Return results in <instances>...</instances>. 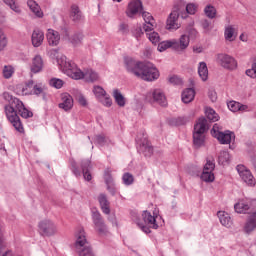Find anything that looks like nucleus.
Returning <instances> with one entry per match:
<instances>
[{"mask_svg": "<svg viewBox=\"0 0 256 256\" xmlns=\"http://www.w3.org/2000/svg\"><path fill=\"white\" fill-rule=\"evenodd\" d=\"M234 209L236 213H247L249 209H251V202L247 200H240L238 203L234 205Z\"/></svg>", "mask_w": 256, "mask_h": 256, "instance_id": "nucleus-28", "label": "nucleus"}, {"mask_svg": "<svg viewBox=\"0 0 256 256\" xmlns=\"http://www.w3.org/2000/svg\"><path fill=\"white\" fill-rule=\"evenodd\" d=\"M81 168L82 175L85 181H91V179H93V176H91V172H89V169H91V160H83L81 162Z\"/></svg>", "mask_w": 256, "mask_h": 256, "instance_id": "nucleus-26", "label": "nucleus"}, {"mask_svg": "<svg viewBox=\"0 0 256 256\" xmlns=\"http://www.w3.org/2000/svg\"><path fill=\"white\" fill-rule=\"evenodd\" d=\"M198 74L202 81H207L209 79V69L207 68V63L200 62L198 66Z\"/></svg>", "mask_w": 256, "mask_h": 256, "instance_id": "nucleus-31", "label": "nucleus"}, {"mask_svg": "<svg viewBox=\"0 0 256 256\" xmlns=\"http://www.w3.org/2000/svg\"><path fill=\"white\" fill-rule=\"evenodd\" d=\"M207 131V120L205 117L198 119L197 123L194 125L193 133V143L194 146L199 149L205 144V132Z\"/></svg>", "mask_w": 256, "mask_h": 256, "instance_id": "nucleus-6", "label": "nucleus"}, {"mask_svg": "<svg viewBox=\"0 0 256 256\" xmlns=\"http://www.w3.org/2000/svg\"><path fill=\"white\" fill-rule=\"evenodd\" d=\"M77 101H78L79 105H81L82 107H87V99L85 98V96L79 95L77 97Z\"/></svg>", "mask_w": 256, "mask_h": 256, "instance_id": "nucleus-58", "label": "nucleus"}, {"mask_svg": "<svg viewBox=\"0 0 256 256\" xmlns=\"http://www.w3.org/2000/svg\"><path fill=\"white\" fill-rule=\"evenodd\" d=\"M143 11V2L141 0H132L127 7L126 15L127 17H135L137 13Z\"/></svg>", "mask_w": 256, "mask_h": 256, "instance_id": "nucleus-15", "label": "nucleus"}, {"mask_svg": "<svg viewBox=\"0 0 256 256\" xmlns=\"http://www.w3.org/2000/svg\"><path fill=\"white\" fill-rule=\"evenodd\" d=\"M70 17L74 23H79L83 19V13L77 4L71 6Z\"/></svg>", "mask_w": 256, "mask_h": 256, "instance_id": "nucleus-29", "label": "nucleus"}, {"mask_svg": "<svg viewBox=\"0 0 256 256\" xmlns=\"http://www.w3.org/2000/svg\"><path fill=\"white\" fill-rule=\"evenodd\" d=\"M186 12L188 15H195L197 13V5L193 3L187 4Z\"/></svg>", "mask_w": 256, "mask_h": 256, "instance_id": "nucleus-50", "label": "nucleus"}, {"mask_svg": "<svg viewBox=\"0 0 256 256\" xmlns=\"http://www.w3.org/2000/svg\"><path fill=\"white\" fill-rule=\"evenodd\" d=\"M256 229V211L251 213L244 225V231L245 233H253V230Z\"/></svg>", "mask_w": 256, "mask_h": 256, "instance_id": "nucleus-23", "label": "nucleus"}, {"mask_svg": "<svg viewBox=\"0 0 256 256\" xmlns=\"http://www.w3.org/2000/svg\"><path fill=\"white\" fill-rule=\"evenodd\" d=\"M197 35H199V33L197 32V30L195 29H190L189 30V41H191V39H196L197 38Z\"/></svg>", "mask_w": 256, "mask_h": 256, "instance_id": "nucleus-60", "label": "nucleus"}, {"mask_svg": "<svg viewBox=\"0 0 256 256\" xmlns=\"http://www.w3.org/2000/svg\"><path fill=\"white\" fill-rule=\"evenodd\" d=\"M179 11H181V9L179 8V6H176L170 13L166 21V29H168V31H177V29L181 27L179 23H177L179 19Z\"/></svg>", "mask_w": 256, "mask_h": 256, "instance_id": "nucleus-14", "label": "nucleus"}, {"mask_svg": "<svg viewBox=\"0 0 256 256\" xmlns=\"http://www.w3.org/2000/svg\"><path fill=\"white\" fill-rule=\"evenodd\" d=\"M240 41H245V39H243V34L240 35Z\"/></svg>", "mask_w": 256, "mask_h": 256, "instance_id": "nucleus-64", "label": "nucleus"}, {"mask_svg": "<svg viewBox=\"0 0 256 256\" xmlns=\"http://www.w3.org/2000/svg\"><path fill=\"white\" fill-rule=\"evenodd\" d=\"M31 41L33 47H41V45H43V41H45V34L43 31L36 29L32 33Z\"/></svg>", "mask_w": 256, "mask_h": 256, "instance_id": "nucleus-22", "label": "nucleus"}, {"mask_svg": "<svg viewBox=\"0 0 256 256\" xmlns=\"http://www.w3.org/2000/svg\"><path fill=\"white\" fill-rule=\"evenodd\" d=\"M228 109L232 111V113H237V111H241L242 113L244 111H249V106L243 105L237 101H230L228 102Z\"/></svg>", "mask_w": 256, "mask_h": 256, "instance_id": "nucleus-27", "label": "nucleus"}, {"mask_svg": "<svg viewBox=\"0 0 256 256\" xmlns=\"http://www.w3.org/2000/svg\"><path fill=\"white\" fill-rule=\"evenodd\" d=\"M59 108L63 111H71L73 109V97L69 93H63L61 95V103Z\"/></svg>", "mask_w": 256, "mask_h": 256, "instance_id": "nucleus-19", "label": "nucleus"}, {"mask_svg": "<svg viewBox=\"0 0 256 256\" xmlns=\"http://www.w3.org/2000/svg\"><path fill=\"white\" fill-rule=\"evenodd\" d=\"M30 69L31 73H41L43 71V58L40 55H36L32 59Z\"/></svg>", "mask_w": 256, "mask_h": 256, "instance_id": "nucleus-25", "label": "nucleus"}, {"mask_svg": "<svg viewBox=\"0 0 256 256\" xmlns=\"http://www.w3.org/2000/svg\"><path fill=\"white\" fill-rule=\"evenodd\" d=\"M3 1L6 5H9L12 11H15V13H21V9L17 5V0H3Z\"/></svg>", "mask_w": 256, "mask_h": 256, "instance_id": "nucleus-44", "label": "nucleus"}, {"mask_svg": "<svg viewBox=\"0 0 256 256\" xmlns=\"http://www.w3.org/2000/svg\"><path fill=\"white\" fill-rule=\"evenodd\" d=\"M201 26L204 29V31L209 32L211 31V22L207 19H204L201 21Z\"/></svg>", "mask_w": 256, "mask_h": 256, "instance_id": "nucleus-56", "label": "nucleus"}, {"mask_svg": "<svg viewBox=\"0 0 256 256\" xmlns=\"http://www.w3.org/2000/svg\"><path fill=\"white\" fill-rule=\"evenodd\" d=\"M101 102L105 107H111V105H113V100L107 95L104 96V99Z\"/></svg>", "mask_w": 256, "mask_h": 256, "instance_id": "nucleus-57", "label": "nucleus"}, {"mask_svg": "<svg viewBox=\"0 0 256 256\" xmlns=\"http://www.w3.org/2000/svg\"><path fill=\"white\" fill-rule=\"evenodd\" d=\"M75 248L79 256H95L91 245H89V242H87L85 229L83 228H78L76 232Z\"/></svg>", "mask_w": 256, "mask_h": 256, "instance_id": "nucleus-5", "label": "nucleus"}, {"mask_svg": "<svg viewBox=\"0 0 256 256\" xmlns=\"http://www.w3.org/2000/svg\"><path fill=\"white\" fill-rule=\"evenodd\" d=\"M70 167L75 177H81V170H79V166H77L75 160H70Z\"/></svg>", "mask_w": 256, "mask_h": 256, "instance_id": "nucleus-46", "label": "nucleus"}, {"mask_svg": "<svg viewBox=\"0 0 256 256\" xmlns=\"http://www.w3.org/2000/svg\"><path fill=\"white\" fill-rule=\"evenodd\" d=\"M46 39L48 41V45H50L51 47H57V45H59V42L61 41V35H59V32L53 29H48Z\"/></svg>", "mask_w": 256, "mask_h": 256, "instance_id": "nucleus-20", "label": "nucleus"}, {"mask_svg": "<svg viewBox=\"0 0 256 256\" xmlns=\"http://www.w3.org/2000/svg\"><path fill=\"white\" fill-rule=\"evenodd\" d=\"M93 93L98 99H101L102 97H105L107 95V92L101 86H94Z\"/></svg>", "mask_w": 256, "mask_h": 256, "instance_id": "nucleus-43", "label": "nucleus"}, {"mask_svg": "<svg viewBox=\"0 0 256 256\" xmlns=\"http://www.w3.org/2000/svg\"><path fill=\"white\" fill-rule=\"evenodd\" d=\"M143 29L141 27H137L134 30H132V35L139 41L141 37H143Z\"/></svg>", "mask_w": 256, "mask_h": 256, "instance_id": "nucleus-53", "label": "nucleus"}, {"mask_svg": "<svg viewBox=\"0 0 256 256\" xmlns=\"http://www.w3.org/2000/svg\"><path fill=\"white\" fill-rule=\"evenodd\" d=\"M92 223L94 225V230L98 235H107V233H109L107 224H105V219H103L100 211L96 210L92 212Z\"/></svg>", "mask_w": 256, "mask_h": 256, "instance_id": "nucleus-9", "label": "nucleus"}, {"mask_svg": "<svg viewBox=\"0 0 256 256\" xmlns=\"http://www.w3.org/2000/svg\"><path fill=\"white\" fill-rule=\"evenodd\" d=\"M70 43L72 45H81V41H83V32H76L69 38Z\"/></svg>", "mask_w": 256, "mask_h": 256, "instance_id": "nucleus-40", "label": "nucleus"}, {"mask_svg": "<svg viewBox=\"0 0 256 256\" xmlns=\"http://www.w3.org/2000/svg\"><path fill=\"white\" fill-rule=\"evenodd\" d=\"M33 85H35L33 80H30L25 84H18L16 86L17 95H33Z\"/></svg>", "mask_w": 256, "mask_h": 256, "instance_id": "nucleus-17", "label": "nucleus"}, {"mask_svg": "<svg viewBox=\"0 0 256 256\" xmlns=\"http://www.w3.org/2000/svg\"><path fill=\"white\" fill-rule=\"evenodd\" d=\"M104 181L106 184L109 183H115V181L113 180V176L111 175V170L106 169L104 172Z\"/></svg>", "mask_w": 256, "mask_h": 256, "instance_id": "nucleus-51", "label": "nucleus"}, {"mask_svg": "<svg viewBox=\"0 0 256 256\" xmlns=\"http://www.w3.org/2000/svg\"><path fill=\"white\" fill-rule=\"evenodd\" d=\"M3 97L5 101L8 102V104L4 106L5 115L8 121H10L11 125H13L14 129H16L18 133H23L24 128L20 117L23 119H29L33 117V112L25 107L23 101L9 94V92H4Z\"/></svg>", "mask_w": 256, "mask_h": 256, "instance_id": "nucleus-1", "label": "nucleus"}, {"mask_svg": "<svg viewBox=\"0 0 256 256\" xmlns=\"http://www.w3.org/2000/svg\"><path fill=\"white\" fill-rule=\"evenodd\" d=\"M122 180L124 185H133L135 178L133 177V174L126 172L123 174Z\"/></svg>", "mask_w": 256, "mask_h": 256, "instance_id": "nucleus-45", "label": "nucleus"}, {"mask_svg": "<svg viewBox=\"0 0 256 256\" xmlns=\"http://www.w3.org/2000/svg\"><path fill=\"white\" fill-rule=\"evenodd\" d=\"M134 223L143 231V233H146V235H149L151 233V229H159V224L157 223V216L151 215V212L149 211H143L141 218L134 216L133 217Z\"/></svg>", "mask_w": 256, "mask_h": 256, "instance_id": "nucleus-4", "label": "nucleus"}, {"mask_svg": "<svg viewBox=\"0 0 256 256\" xmlns=\"http://www.w3.org/2000/svg\"><path fill=\"white\" fill-rule=\"evenodd\" d=\"M120 33H123L125 35L126 33H129V26L125 23L120 24L119 26Z\"/></svg>", "mask_w": 256, "mask_h": 256, "instance_id": "nucleus-59", "label": "nucleus"}, {"mask_svg": "<svg viewBox=\"0 0 256 256\" xmlns=\"http://www.w3.org/2000/svg\"><path fill=\"white\" fill-rule=\"evenodd\" d=\"M213 171H215V162L207 160L201 174L202 181L205 183H213V181H215V174H213Z\"/></svg>", "mask_w": 256, "mask_h": 256, "instance_id": "nucleus-13", "label": "nucleus"}, {"mask_svg": "<svg viewBox=\"0 0 256 256\" xmlns=\"http://www.w3.org/2000/svg\"><path fill=\"white\" fill-rule=\"evenodd\" d=\"M216 60L223 69H228V71L237 69V60H235L231 55L218 54Z\"/></svg>", "mask_w": 256, "mask_h": 256, "instance_id": "nucleus-10", "label": "nucleus"}, {"mask_svg": "<svg viewBox=\"0 0 256 256\" xmlns=\"http://www.w3.org/2000/svg\"><path fill=\"white\" fill-rule=\"evenodd\" d=\"M224 37L226 41H235V27L233 25H228L225 27Z\"/></svg>", "mask_w": 256, "mask_h": 256, "instance_id": "nucleus-34", "label": "nucleus"}, {"mask_svg": "<svg viewBox=\"0 0 256 256\" xmlns=\"http://www.w3.org/2000/svg\"><path fill=\"white\" fill-rule=\"evenodd\" d=\"M3 247V231L1 230L0 226V249Z\"/></svg>", "mask_w": 256, "mask_h": 256, "instance_id": "nucleus-63", "label": "nucleus"}, {"mask_svg": "<svg viewBox=\"0 0 256 256\" xmlns=\"http://www.w3.org/2000/svg\"><path fill=\"white\" fill-rule=\"evenodd\" d=\"M169 83L172 85H183V80L179 76H172L169 78Z\"/></svg>", "mask_w": 256, "mask_h": 256, "instance_id": "nucleus-54", "label": "nucleus"}, {"mask_svg": "<svg viewBox=\"0 0 256 256\" xmlns=\"http://www.w3.org/2000/svg\"><path fill=\"white\" fill-rule=\"evenodd\" d=\"M218 218H219L221 225H223L224 227L229 228V227H231V225H233L231 216H229V214L225 211H219Z\"/></svg>", "mask_w": 256, "mask_h": 256, "instance_id": "nucleus-30", "label": "nucleus"}, {"mask_svg": "<svg viewBox=\"0 0 256 256\" xmlns=\"http://www.w3.org/2000/svg\"><path fill=\"white\" fill-rule=\"evenodd\" d=\"M237 172L239 173V176L241 177L242 181L246 183L249 187H255V177H253V174L251 173V170L247 169L245 165H238L236 167Z\"/></svg>", "mask_w": 256, "mask_h": 256, "instance_id": "nucleus-12", "label": "nucleus"}, {"mask_svg": "<svg viewBox=\"0 0 256 256\" xmlns=\"http://www.w3.org/2000/svg\"><path fill=\"white\" fill-rule=\"evenodd\" d=\"M95 143L103 146V145H105V143H107V138L105 137V135L99 134V135L95 136Z\"/></svg>", "mask_w": 256, "mask_h": 256, "instance_id": "nucleus-52", "label": "nucleus"}, {"mask_svg": "<svg viewBox=\"0 0 256 256\" xmlns=\"http://www.w3.org/2000/svg\"><path fill=\"white\" fill-rule=\"evenodd\" d=\"M45 90V87H43V84H36L32 86V93L33 95H41L43 94V91Z\"/></svg>", "mask_w": 256, "mask_h": 256, "instance_id": "nucleus-49", "label": "nucleus"}, {"mask_svg": "<svg viewBox=\"0 0 256 256\" xmlns=\"http://www.w3.org/2000/svg\"><path fill=\"white\" fill-rule=\"evenodd\" d=\"M50 85L51 87H55V89H61V87L64 85V82L59 78H52L50 80Z\"/></svg>", "mask_w": 256, "mask_h": 256, "instance_id": "nucleus-48", "label": "nucleus"}, {"mask_svg": "<svg viewBox=\"0 0 256 256\" xmlns=\"http://www.w3.org/2000/svg\"><path fill=\"white\" fill-rule=\"evenodd\" d=\"M146 35H147L149 41H151V43L153 45H157L158 43L161 42V37L159 36V33L155 32V31H153V32L148 31V32H146Z\"/></svg>", "mask_w": 256, "mask_h": 256, "instance_id": "nucleus-37", "label": "nucleus"}, {"mask_svg": "<svg viewBox=\"0 0 256 256\" xmlns=\"http://www.w3.org/2000/svg\"><path fill=\"white\" fill-rule=\"evenodd\" d=\"M7 43V36L5 35V32H3V30L0 29V51H3V49L7 47Z\"/></svg>", "mask_w": 256, "mask_h": 256, "instance_id": "nucleus-47", "label": "nucleus"}, {"mask_svg": "<svg viewBox=\"0 0 256 256\" xmlns=\"http://www.w3.org/2000/svg\"><path fill=\"white\" fill-rule=\"evenodd\" d=\"M98 201L100 203V207H101V210L104 213V215H110V213H111V207H110L111 203L107 199V196L105 194H100L98 196Z\"/></svg>", "mask_w": 256, "mask_h": 256, "instance_id": "nucleus-24", "label": "nucleus"}, {"mask_svg": "<svg viewBox=\"0 0 256 256\" xmlns=\"http://www.w3.org/2000/svg\"><path fill=\"white\" fill-rule=\"evenodd\" d=\"M205 113L209 121H212L213 123H215V121H219V114H217L212 108H206Z\"/></svg>", "mask_w": 256, "mask_h": 256, "instance_id": "nucleus-39", "label": "nucleus"}, {"mask_svg": "<svg viewBox=\"0 0 256 256\" xmlns=\"http://www.w3.org/2000/svg\"><path fill=\"white\" fill-rule=\"evenodd\" d=\"M58 65L61 67L62 71L72 79H87V81H91L92 83L99 79L97 72L92 69L83 72L81 69L77 68L75 63L67 60L65 56L58 59Z\"/></svg>", "mask_w": 256, "mask_h": 256, "instance_id": "nucleus-3", "label": "nucleus"}, {"mask_svg": "<svg viewBox=\"0 0 256 256\" xmlns=\"http://www.w3.org/2000/svg\"><path fill=\"white\" fill-rule=\"evenodd\" d=\"M27 5L32 13L36 15V17H43V11H41V7L39 6V4H37V2H35L34 0H28Z\"/></svg>", "mask_w": 256, "mask_h": 256, "instance_id": "nucleus-33", "label": "nucleus"}, {"mask_svg": "<svg viewBox=\"0 0 256 256\" xmlns=\"http://www.w3.org/2000/svg\"><path fill=\"white\" fill-rule=\"evenodd\" d=\"M193 51L194 53H202L203 52V48L202 47H193Z\"/></svg>", "mask_w": 256, "mask_h": 256, "instance_id": "nucleus-62", "label": "nucleus"}, {"mask_svg": "<svg viewBox=\"0 0 256 256\" xmlns=\"http://www.w3.org/2000/svg\"><path fill=\"white\" fill-rule=\"evenodd\" d=\"M208 95H209V98L211 99L212 103H215V101H217V93L216 92L210 91Z\"/></svg>", "mask_w": 256, "mask_h": 256, "instance_id": "nucleus-61", "label": "nucleus"}, {"mask_svg": "<svg viewBox=\"0 0 256 256\" xmlns=\"http://www.w3.org/2000/svg\"><path fill=\"white\" fill-rule=\"evenodd\" d=\"M136 143L137 151L140 153V155H144V157H151V155H153V145H151V142H149L147 133H145V131L137 134Z\"/></svg>", "mask_w": 256, "mask_h": 256, "instance_id": "nucleus-7", "label": "nucleus"}, {"mask_svg": "<svg viewBox=\"0 0 256 256\" xmlns=\"http://www.w3.org/2000/svg\"><path fill=\"white\" fill-rule=\"evenodd\" d=\"M113 97L115 99V102L117 103L118 107H124L126 104L125 96L121 94L119 90H114L113 91Z\"/></svg>", "mask_w": 256, "mask_h": 256, "instance_id": "nucleus-35", "label": "nucleus"}, {"mask_svg": "<svg viewBox=\"0 0 256 256\" xmlns=\"http://www.w3.org/2000/svg\"><path fill=\"white\" fill-rule=\"evenodd\" d=\"M171 47L172 49H174L173 40L158 43V51H160V53H163V51H167V49Z\"/></svg>", "mask_w": 256, "mask_h": 256, "instance_id": "nucleus-41", "label": "nucleus"}, {"mask_svg": "<svg viewBox=\"0 0 256 256\" xmlns=\"http://www.w3.org/2000/svg\"><path fill=\"white\" fill-rule=\"evenodd\" d=\"M106 185H107V191H109L111 195H117V188L115 187V182H110Z\"/></svg>", "mask_w": 256, "mask_h": 256, "instance_id": "nucleus-55", "label": "nucleus"}, {"mask_svg": "<svg viewBox=\"0 0 256 256\" xmlns=\"http://www.w3.org/2000/svg\"><path fill=\"white\" fill-rule=\"evenodd\" d=\"M38 230L40 235L51 237L57 233V226L51 220H42L38 224Z\"/></svg>", "mask_w": 256, "mask_h": 256, "instance_id": "nucleus-11", "label": "nucleus"}, {"mask_svg": "<svg viewBox=\"0 0 256 256\" xmlns=\"http://www.w3.org/2000/svg\"><path fill=\"white\" fill-rule=\"evenodd\" d=\"M151 97L153 98L152 103H157L160 107H167V97H165V93L161 89H155Z\"/></svg>", "mask_w": 256, "mask_h": 256, "instance_id": "nucleus-16", "label": "nucleus"}, {"mask_svg": "<svg viewBox=\"0 0 256 256\" xmlns=\"http://www.w3.org/2000/svg\"><path fill=\"white\" fill-rule=\"evenodd\" d=\"M125 67L128 73H132L135 77L143 79V81H156L159 79V70L151 62H139L133 58H124Z\"/></svg>", "mask_w": 256, "mask_h": 256, "instance_id": "nucleus-2", "label": "nucleus"}, {"mask_svg": "<svg viewBox=\"0 0 256 256\" xmlns=\"http://www.w3.org/2000/svg\"><path fill=\"white\" fill-rule=\"evenodd\" d=\"M204 13L206 17H208V19H215V17H217V9L215 8V6L211 4H208L204 8Z\"/></svg>", "mask_w": 256, "mask_h": 256, "instance_id": "nucleus-36", "label": "nucleus"}, {"mask_svg": "<svg viewBox=\"0 0 256 256\" xmlns=\"http://www.w3.org/2000/svg\"><path fill=\"white\" fill-rule=\"evenodd\" d=\"M174 43V51H185L187 47H189V36L187 34H183L180 36L179 40H173Z\"/></svg>", "mask_w": 256, "mask_h": 256, "instance_id": "nucleus-18", "label": "nucleus"}, {"mask_svg": "<svg viewBox=\"0 0 256 256\" xmlns=\"http://www.w3.org/2000/svg\"><path fill=\"white\" fill-rule=\"evenodd\" d=\"M195 99V90L193 88H187L182 92L183 103H191Z\"/></svg>", "mask_w": 256, "mask_h": 256, "instance_id": "nucleus-32", "label": "nucleus"}, {"mask_svg": "<svg viewBox=\"0 0 256 256\" xmlns=\"http://www.w3.org/2000/svg\"><path fill=\"white\" fill-rule=\"evenodd\" d=\"M142 17L146 23L143 26L145 33H148V31H153V29H155V18H153L149 12H142Z\"/></svg>", "mask_w": 256, "mask_h": 256, "instance_id": "nucleus-21", "label": "nucleus"}, {"mask_svg": "<svg viewBox=\"0 0 256 256\" xmlns=\"http://www.w3.org/2000/svg\"><path fill=\"white\" fill-rule=\"evenodd\" d=\"M212 137H215L221 143V145H229L232 139H235V134L231 131L222 132L219 131V124H214L211 130Z\"/></svg>", "mask_w": 256, "mask_h": 256, "instance_id": "nucleus-8", "label": "nucleus"}, {"mask_svg": "<svg viewBox=\"0 0 256 256\" xmlns=\"http://www.w3.org/2000/svg\"><path fill=\"white\" fill-rule=\"evenodd\" d=\"M15 73V68L11 65H5L2 70V75L4 79H11L13 77V74Z\"/></svg>", "mask_w": 256, "mask_h": 256, "instance_id": "nucleus-38", "label": "nucleus"}, {"mask_svg": "<svg viewBox=\"0 0 256 256\" xmlns=\"http://www.w3.org/2000/svg\"><path fill=\"white\" fill-rule=\"evenodd\" d=\"M230 159H231V155L229 154V152L227 151L220 152V155L218 157L219 163H221L222 165H225V163H228Z\"/></svg>", "mask_w": 256, "mask_h": 256, "instance_id": "nucleus-42", "label": "nucleus"}]
</instances>
